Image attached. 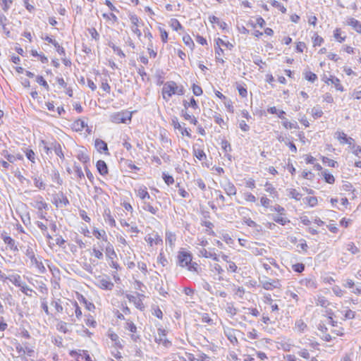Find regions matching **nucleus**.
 <instances>
[{
    "label": "nucleus",
    "mask_w": 361,
    "mask_h": 361,
    "mask_svg": "<svg viewBox=\"0 0 361 361\" xmlns=\"http://www.w3.org/2000/svg\"><path fill=\"white\" fill-rule=\"evenodd\" d=\"M145 240L150 245H158L162 243V238L157 233L153 232L145 237Z\"/></svg>",
    "instance_id": "8"
},
{
    "label": "nucleus",
    "mask_w": 361,
    "mask_h": 361,
    "mask_svg": "<svg viewBox=\"0 0 361 361\" xmlns=\"http://www.w3.org/2000/svg\"><path fill=\"white\" fill-rule=\"evenodd\" d=\"M341 29L336 28L334 32V37L338 42L341 43L345 41V37H341Z\"/></svg>",
    "instance_id": "48"
},
{
    "label": "nucleus",
    "mask_w": 361,
    "mask_h": 361,
    "mask_svg": "<svg viewBox=\"0 0 361 361\" xmlns=\"http://www.w3.org/2000/svg\"><path fill=\"white\" fill-rule=\"evenodd\" d=\"M94 146L97 150L100 153L102 152H108L107 144L101 139L97 138L95 140ZM106 153L109 154L108 152Z\"/></svg>",
    "instance_id": "16"
},
{
    "label": "nucleus",
    "mask_w": 361,
    "mask_h": 361,
    "mask_svg": "<svg viewBox=\"0 0 361 361\" xmlns=\"http://www.w3.org/2000/svg\"><path fill=\"white\" fill-rule=\"evenodd\" d=\"M36 81L40 85L43 86L47 90H49V85L42 76H41V75L37 76Z\"/></svg>",
    "instance_id": "49"
},
{
    "label": "nucleus",
    "mask_w": 361,
    "mask_h": 361,
    "mask_svg": "<svg viewBox=\"0 0 361 361\" xmlns=\"http://www.w3.org/2000/svg\"><path fill=\"white\" fill-rule=\"evenodd\" d=\"M145 298V295L141 294V293H137V299L136 300V301L134 303L135 306L141 311L145 310V305L142 302V299Z\"/></svg>",
    "instance_id": "27"
},
{
    "label": "nucleus",
    "mask_w": 361,
    "mask_h": 361,
    "mask_svg": "<svg viewBox=\"0 0 361 361\" xmlns=\"http://www.w3.org/2000/svg\"><path fill=\"white\" fill-rule=\"evenodd\" d=\"M51 152L53 150L55 154L61 159H65L61 144L56 140H51Z\"/></svg>",
    "instance_id": "7"
},
{
    "label": "nucleus",
    "mask_w": 361,
    "mask_h": 361,
    "mask_svg": "<svg viewBox=\"0 0 361 361\" xmlns=\"http://www.w3.org/2000/svg\"><path fill=\"white\" fill-rule=\"evenodd\" d=\"M1 155L4 156L10 163H13L16 161V156L14 154H11L8 153L7 150H3L1 152Z\"/></svg>",
    "instance_id": "38"
},
{
    "label": "nucleus",
    "mask_w": 361,
    "mask_h": 361,
    "mask_svg": "<svg viewBox=\"0 0 361 361\" xmlns=\"http://www.w3.org/2000/svg\"><path fill=\"white\" fill-rule=\"evenodd\" d=\"M96 167H97V169L98 172L102 176H105L109 172L108 166H107L106 162L104 161H103V160L97 161V164H96Z\"/></svg>",
    "instance_id": "17"
},
{
    "label": "nucleus",
    "mask_w": 361,
    "mask_h": 361,
    "mask_svg": "<svg viewBox=\"0 0 361 361\" xmlns=\"http://www.w3.org/2000/svg\"><path fill=\"white\" fill-rule=\"evenodd\" d=\"M226 312L231 317H233L237 313V309L233 306V303H227Z\"/></svg>",
    "instance_id": "40"
},
{
    "label": "nucleus",
    "mask_w": 361,
    "mask_h": 361,
    "mask_svg": "<svg viewBox=\"0 0 361 361\" xmlns=\"http://www.w3.org/2000/svg\"><path fill=\"white\" fill-rule=\"evenodd\" d=\"M131 116L128 113L118 112L111 116V121L116 123H125L127 120H130Z\"/></svg>",
    "instance_id": "6"
},
{
    "label": "nucleus",
    "mask_w": 361,
    "mask_h": 361,
    "mask_svg": "<svg viewBox=\"0 0 361 361\" xmlns=\"http://www.w3.org/2000/svg\"><path fill=\"white\" fill-rule=\"evenodd\" d=\"M51 305L55 307L57 312L61 313L63 312V308L62 305H61L60 299L53 300L51 302Z\"/></svg>",
    "instance_id": "46"
},
{
    "label": "nucleus",
    "mask_w": 361,
    "mask_h": 361,
    "mask_svg": "<svg viewBox=\"0 0 361 361\" xmlns=\"http://www.w3.org/2000/svg\"><path fill=\"white\" fill-rule=\"evenodd\" d=\"M213 118L214 119L215 123L219 124V126H222V125H225L224 119L221 118V116L219 114L215 112L214 115L213 116Z\"/></svg>",
    "instance_id": "60"
},
{
    "label": "nucleus",
    "mask_w": 361,
    "mask_h": 361,
    "mask_svg": "<svg viewBox=\"0 0 361 361\" xmlns=\"http://www.w3.org/2000/svg\"><path fill=\"white\" fill-rule=\"evenodd\" d=\"M328 80L331 81V84H333L335 86L337 90L341 92L343 91V87L341 84L340 80L338 78L331 75L330 78H329Z\"/></svg>",
    "instance_id": "25"
},
{
    "label": "nucleus",
    "mask_w": 361,
    "mask_h": 361,
    "mask_svg": "<svg viewBox=\"0 0 361 361\" xmlns=\"http://www.w3.org/2000/svg\"><path fill=\"white\" fill-rule=\"evenodd\" d=\"M183 104L185 109H188V107H192L195 110L199 109V106L197 105V102L194 99V97H191L190 102L184 101Z\"/></svg>",
    "instance_id": "33"
},
{
    "label": "nucleus",
    "mask_w": 361,
    "mask_h": 361,
    "mask_svg": "<svg viewBox=\"0 0 361 361\" xmlns=\"http://www.w3.org/2000/svg\"><path fill=\"white\" fill-rule=\"evenodd\" d=\"M8 280H9L13 284L16 286L20 288L21 286L24 283L21 281V277L18 274H13L8 276Z\"/></svg>",
    "instance_id": "20"
},
{
    "label": "nucleus",
    "mask_w": 361,
    "mask_h": 361,
    "mask_svg": "<svg viewBox=\"0 0 361 361\" xmlns=\"http://www.w3.org/2000/svg\"><path fill=\"white\" fill-rule=\"evenodd\" d=\"M262 288L267 290H271L275 288H281V284L279 279H269L260 281Z\"/></svg>",
    "instance_id": "5"
},
{
    "label": "nucleus",
    "mask_w": 361,
    "mask_h": 361,
    "mask_svg": "<svg viewBox=\"0 0 361 361\" xmlns=\"http://www.w3.org/2000/svg\"><path fill=\"white\" fill-rule=\"evenodd\" d=\"M295 326L300 332H303L307 328V324L302 319H299L295 322Z\"/></svg>",
    "instance_id": "55"
},
{
    "label": "nucleus",
    "mask_w": 361,
    "mask_h": 361,
    "mask_svg": "<svg viewBox=\"0 0 361 361\" xmlns=\"http://www.w3.org/2000/svg\"><path fill=\"white\" fill-rule=\"evenodd\" d=\"M56 329L59 331L63 332L64 334H66V333H67L68 331V327H67V324L65 322H63V321H60L56 324Z\"/></svg>",
    "instance_id": "39"
},
{
    "label": "nucleus",
    "mask_w": 361,
    "mask_h": 361,
    "mask_svg": "<svg viewBox=\"0 0 361 361\" xmlns=\"http://www.w3.org/2000/svg\"><path fill=\"white\" fill-rule=\"evenodd\" d=\"M109 338L114 343V345L118 348L122 349L123 348L121 343V340L119 336L114 332L109 331L108 332Z\"/></svg>",
    "instance_id": "14"
},
{
    "label": "nucleus",
    "mask_w": 361,
    "mask_h": 361,
    "mask_svg": "<svg viewBox=\"0 0 361 361\" xmlns=\"http://www.w3.org/2000/svg\"><path fill=\"white\" fill-rule=\"evenodd\" d=\"M317 305H320L322 307H327L329 305V302L325 298L324 296H319L317 302Z\"/></svg>",
    "instance_id": "45"
},
{
    "label": "nucleus",
    "mask_w": 361,
    "mask_h": 361,
    "mask_svg": "<svg viewBox=\"0 0 361 361\" xmlns=\"http://www.w3.org/2000/svg\"><path fill=\"white\" fill-rule=\"evenodd\" d=\"M73 126L76 131H80L82 130L85 126H87V123L81 119H78V121H75L73 123Z\"/></svg>",
    "instance_id": "34"
},
{
    "label": "nucleus",
    "mask_w": 361,
    "mask_h": 361,
    "mask_svg": "<svg viewBox=\"0 0 361 361\" xmlns=\"http://www.w3.org/2000/svg\"><path fill=\"white\" fill-rule=\"evenodd\" d=\"M182 267H185L188 271L199 275L202 271L200 264L192 261V256L190 253L182 251Z\"/></svg>",
    "instance_id": "1"
},
{
    "label": "nucleus",
    "mask_w": 361,
    "mask_h": 361,
    "mask_svg": "<svg viewBox=\"0 0 361 361\" xmlns=\"http://www.w3.org/2000/svg\"><path fill=\"white\" fill-rule=\"evenodd\" d=\"M201 320L202 322L207 323L209 325L214 324L213 319L210 318L207 313H203L202 314Z\"/></svg>",
    "instance_id": "52"
},
{
    "label": "nucleus",
    "mask_w": 361,
    "mask_h": 361,
    "mask_svg": "<svg viewBox=\"0 0 361 361\" xmlns=\"http://www.w3.org/2000/svg\"><path fill=\"white\" fill-rule=\"evenodd\" d=\"M200 254L206 257V258H212L215 261H218L219 259L216 256V255L215 253H212L210 252H208L207 250L205 249H202L200 251Z\"/></svg>",
    "instance_id": "35"
},
{
    "label": "nucleus",
    "mask_w": 361,
    "mask_h": 361,
    "mask_svg": "<svg viewBox=\"0 0 361 361\" xmlns=\"http://www.w3.org/2000/svg\"><path fill=\"white\" fill-rule=\"evenodd\" d=\"M137 196L141 198L143 202L146 201V199H150L151 197L147 190L146 187L140 188L137 190Z\"/></svg>",
    "instance_id": "24"
},
{
    "label": "nucleus",
    "mask_w": 361,
    "mask_h": 361,
    "mask_svg": "<svg viewBox=\"0 0 361 361\" xmlns=\"http://www.w3.org/2000/svg\"><path fill=\"white\" fill-rule=\"evenodd\" d=\"M312 114L314 118H320L323 115V111L319 107H313Z\"/></svg>",
    "instance_id": "50"
},
{
    "label": "nucleus",
    "mask_w": 361,
    "mask_h": 361,
    "mask_svg": "<svg viewBox=\"0 0 361 361\" xmlns=\"http://www.w3.org/2000/svg\"><path fill=\"white\" fill-rule=\"evenodd\" d=\"M292 269L297 273H302L305 270V265L302 263H297L292 266Z\"/></svg>",
    "instance_id": "53"
},
{
    "label": "nucleus",
    "mask_w": 361,
    "mask_h": 361,
    "mask_svg": "<svg viewBox=\"0 0 361 361\" xmlns=\"http://www.w3.org/2000/svg\"><path fill=\"white\" fill-rule=\"evenodd\" d=\"M270 4H271L272 6L277 8L279 10H280L282 13H286V11H287L286 8L283 5H282L281 3H279V1H277L276 0H271Z\"/></svg>",
    "instance_id": "36"
},
{
    "label": "nucleus",
    "mask_w": 361,
    "mask_h": 361,
    "mask_svg": "<svg viewBox=\"0 0 361 361\" xmlns=\"http://www.w3.org/2000/svg\"><path fill=\"white\" fill-rule=\"evenodd\" d=\"M25 153L27 159H29L32 163H35V154L32 149H26Z\"/></svg>",
    "instance_id": "47"
},
{
    "label": "nucleus",
    "mask_w": 361,
    "mask_h": 361,
    "mask_svg": "<svg viewBox=\"0 0 361 361\" xmlns=\"http://www.w3.org/2000/svg\"><path fill=\"white\" fill-rule=\"evenodd\" d=\"M184 294L185 298H183L185 303L191 305L195 302V300L197 298V295L195 293V290L190 287H185L183 288Z\"/></svg>",
    "instance_id": "4"
},
{
    "label": "nucleus",
    "mask_w": 361,
    "mask_h": 361,
    "mask_svg": "<svg viewBox=\"0 0 361 361\" xmlns=\"http://www.w3.org/2000/svg\"><path fill=\"white\" fill-rule=\"evenodd\" d=\"M194 154L200 161L204 160L207 159V156L204 152L200 149H194Z\"/></svg>",
    "instance_id": "37"
},
{
    "label": "nucleus",
    "mask_w": 361,
    "mask_h": 361,
    "mask_svg": "<svg viewBox=\"0 0 361 361\" xmlns=\"http://www.w3.org/2000/svg\"><path fill=\"white\" fill-rule=\"evenodd\" d=\"M92 234L97 239L102 238L104 241H107V235L104 230L99 231L97 228H95L92 231Z\"/></svg>",
    "instance_id": "21"
},
{
    "label": "nucleus",
    "mask_w": 361,
    "mask_h": 361,
    "mask_svg": "<svg viewBox=\"0 0 361 361\" xmlns=\"http://www.w3.org/2000/svg\"><path fill=\"white\" fill-rule=\"evenodd\" d=\"M215 54H216V61L221 62V63H224L223 59L221 58V56L224 54V50L220 47H214Z\"/></svg>",
    "instance_id": "42"
},
{
    "label": "nucleus",
    "mask_w": 361,
    "mask_h": 361,
    "mask_svg": "<svg viewBox=\"0 0 361 361\" xmlns=\"http://www.w3.org/2000/svg\"><path fill=\"white\" fill-rule=\"evenodd\" d=\"M224 334L228 340L233 345L238 344V341L236 338L235 330L231 328L224 329Z\"/></svg>",
    "instance_id": "11"
},
{
    "label": "nucleus",
    "mask_w": 361,
    "mask_h": 361,
    "mask_svg": "<svg viewBox=\"0 0 361 361\" xmlns=\"http://www.w3.org/2000/svg\"><path fill=\"white\" fill-rule=\"evenodd\" d=\"M41 307L44 311V312L47 315L50 314L48 305H47V301L46 298H41Z\"/></svg>",
    "instance_id": "59"
},
{
    "label": "nucleus",
    "mask_w": 361,
    "mask_h": 361,
    "mask_svg": "<svg viewBox=\"0 0 361 361\" xmlns=\"http://www.w3.org/2000/svg\"><path fill=\"white\" fill-rule=\"evenodd\" d=\"M182 116L184 117L185 120L189 121L191 123H193L194 125H196L197 123L196 118L194 116L190 114L189 113L185 112Z\"/></svg>",
    "instance_id": "51"
},
{
    "label": "nucleus",
    "mask_w": 361,
    "mask_h": 361,
    "mask_svg": "<svg viewBox=\"0 0 361 361\" xmlns=\"http://www.w3.org/2000/svg\"><path fill=\"white\" fill-rule=\"evenodd\" d=\"M176 235L171 231L166 232V244L169 245L171 250L174 247L176 241Z\"/></svg>",
    "instance_id": "13"
},
{
    "label": "nucleus",
    "mask_w": 361,
    "mask_h": 361,
    "mask_svg": "<svg viewBox=\"0 0 361 361\" xmlns=\"http://www.w3.org/2000/svg\"><path fill=\"white\" fill-rule=\"evenodd\" d=\"M105 253L109 259H114L117 257L114 246L110 243H108L105 248Z\"/></svg>",
    "instance_id": "18"
},
{
    "label": "nucleus",
    "mask_w": 361,
    "mask_h": 361,
    "mask_svg": "<svg viewBox=\"0 0 361 361\" xmlns=\"http://www.w3.org/2000/svg\"><path fill=\"white\" fill-rule=\"evenodd\" d=\"M195 358L194 355L188 352L185 353V357L182 356V361H195Z\"/></svg>",
    "instance_id": "64"
},
{
    "label": "nucleus",
    "mask_w": 361,
    "mask_h": 361,
    "mask_svg": "<svg viewBox=\"0 0 361 361\" xmlns=\"http://www.w3.org/2000/svg\"><path fill=\"white\" fill-rule=\"evenodd\" d=\"M324 178L327 183L332 184L335 181V178L333 175L327 173L326 171L324 173Z\"/></svg>",
    "instance_id": "62"
},
{
    "label": "nucleus",
    "mask_w": 361,
    "mask_h": 361,
    "mask_svg": "<svg viewBox=\"0 0 361 361\" xmlns=\"http://www.w3.org/2000/svg\"><path fill=\"white\" fill-rule=\"evenodd\" d=\"M306 202L310 207H314L317 204V198L316 197H307L305 198Z\"/></svg>",
    "instance_id": "61"
},
{
    "label": "nucleus",
    "mask_w": 361,
    "mask_h": 361,
    "mask_svg": "<svg viewBox=\"0 0 361 361\" xmlns=\"http://www.w3.org/2000/svg\"><path fill=\"white\" fill-rule=\"evenodd\" d=\"M129 19L134 27H139L140 24L143 25L142 20L135 14L130 13Z\"/></svg>",
    "instance_id": "26"
},
{
    "label": "nucleus",
    "mask_w": 361,
    "mask_h": 361,
    "mask_svg": "<svg viewBox=\"0 0 361 361\" xmlns=\"http://www.w3.org/2000/svg\"><path fill=\"white\" fill-rule=\"evenodd\" d=\"M237 90L238 91V93L242 97H247V89L240 85H237Z\"/></svg>",
    "instance_id": "63"
},
{
    "label": "nucleus",
    "mask_w": 361,
    "mask_h": 361,
    "mask_svg": "<svg viewBox=\"0 0 361 361\" xmlns=\"http://www.w3.org/2000/svg\"><path fill=\"white\" fill-rule=\"evenodd\" d=\"M288 195L293 199H295V200H300L302 197V194L298 192L295 189L290 188L288 189Z\"/></svg>",
    "instance_id": "31"
},
{
    "label": "nucleus",
    "mask_w": 361,
    "mask_h": 361,
    "mask_svg": "<svg viewBox=\"0 0 361 361\" xmlns=\"http://www.w3.org/2000/svg\"><path fill=\"white\" fill-rule=\"evenodd\" d=\"M25 255L30 259L31 264L35 265L40 274H44L46 271L45 267L43 263L41 261H39L35 257L33 249L31 247L28 246L27 247Z\"/></svg>",
    "instance_id": "2"
},
{
    "label": "nucleus",
    "mask_w": 361,
    "mask_h": 361,
    "mask_svg": "<svg viewBox=\"0 0 361 361\" xmlns=\"http://www.w3.org/2000/svg\"><path fill=\"white\" fill-rule=\"evenodd\" d=\"M9 247V249L13 252H18V247L16 243V241L11 237L10 238H6L4 242Z\"/></svg>",
    "instance_id": "28"
},
{
    "label": "nucleus",
    "mask_w": 361,
    "mask_h": 361,
    "mask_svg": "<svg viewBox=\"0 0 361 361\" xmlns=\"http://www.w3.org/2000/svg\"><path fill=\"white\" fill-rule=\"evenodd\" d=\"M99 286L103 290H111L114 288V284L107 279H102L99 281Z\"/></svg>",
    "instance_id": "15"
},
{
    "label": "nucleus",
    "mask_w": 361,
    "mask_h": 361,
    "mask_svg": "<svg viewBox=\"0 0 361 361\" xmlns=\"http://www.w3.org/2000/svg\"><path fill=\"white\" fill-rule=\"evenodd\" d=\"M54 203L56 207L67 206L70 204L68 197L63 192H59L54 197Z\"/></svg>",
    "instance_id": "9"
},
{
    "label": "nucleus",
    "mask_w": 361,
    "mask_h": 361,
    "mask_svg": "<svg viewBox=\"0 0 361 361\" xmlns=\"http://www.w3.org/2000/svg\"><path fill=\"white\" fill-rule=\"evenodd\" d=\"M30 204L37 210H48V204L44 202L43 197L42 196L37 197L34 202Z\"/></svg>",
    "instance_id": "10"
},
{
    "label": "nucleus",
    "mask_w": 361,
    "mask_h": 361,
    "mask_svg": "<svg viewBox=\"0 0 361 361\" xmlns=\"http://www.w3.org/2000/svg\"><path fill=\"white\" fill-rule=\"evenodd\" d=\"M20 290L21 292H23L24 294H25L27 296L32 297V293H35L37 295V293L34 291L32 288L28 287L25 283L21 286L20 288Z\"/></svg>",
    "instance_id": "30"
},
{
    "label": "nucleus",
    "mask_w": 361,
    "mask_h": 361,
    "mask_svg": "<svg viewBox=\"0 0 361 361\" xmlns=\"http://www.w3.org/2000/svg\"><path fill=\"white\" fill-rule=\"evenodd\" d=\"M142 209L145 211L150 212L152 214H156L159 210L158 207H153L152 205H151L150 202L147 201L143 202Z\"/></svg>",
    "instance_id": "22"
},
{
    "label": "nucleus",
    "mask_w": 361,
    "mask_h": 361,
    "mask_svg": "<svg viewBox=\"0 0 361 361\" xmlns=\"http://www.w3.org/2000/svg\"><path fill=\"white\" fill-rule=\"evenodd\" d=\"M305 78L307 80H308L311 82H314L317 79V75L311 71L305 72Z\"/></svg>",
    "instance_id": "44"
},
{
    "label": "nucleus",
    "mask_w": 361,
    "mask_h": 361,
    "mask_svg": "<svg viewBox=\"0 0 361 361\" xmlns=\"http://www.w3.org/2000/svg\"><path fill=\"white\" fill-rule=\"evenodd\" d=\"M166 336L165 330L159 329H158V336H155V341L158 343H165L166 340L164 338Z\"/></svg>",
    "instance_id": "32"
},
{
    "label": "nucleus",
    "mask_w": 361,
    "mask_h": 361,
    "mask_svg": "<svg viewBox=\"0 0 361 361\" xmlns=\"http://www.w3.org/2000/svg\"><path fill=\"white\" fill-rule=\"evenodd\" d=\"M221 145L224 152V156L227 157L229 161H231L232 156L229 154V152H231L232 148L230 142L224 139L221 140Z\"/></svg>",
    "instance_id": "12"
},
{
    "label": "nucleus",
    "mask_w": 361,
    "mask_h": 361,
    "mask_svg": "<svg viewBox=\"0 0 361 361\" xmlns=\"http://www.w3.org/2000/svg\"><path fill=\"white\" fill-rule=\"evenodd\" d=\"M347 24L352 26L356 32L361 33V24L357 20L350 18L347 20Z\"/></svg>",
    "instance_id": "19"
},
{
    "label": "nucleus",
    "mask_w": 361,
    "mask_h": 361,
    "mask_svg": "<svg viewBox=\"0 0 361 361\" xmlns=\"http://www.w3.org/2000/svg\"><path fill=\"white\" fill-rule=\"evenodd\" d=\"M224 189L228 195H233L236 194V188L235 185L231 182H228L224 185Z\"/></svg>",
    "instance_id": "23"
},
{
    "label": "nucleus",
    "mask_w": 361,
    "mask_h": 361,
    "mask_svg": "<svg viewBox=\"0 0 361 361\" xmlns=\"http://www.w3.org/2000/svg\"><path fill=\"white\" fill-rule=\"evenodd\" d=\"M282 124L283 126L286 128H290V129H293V128H297L298 126V124L296 122L295 123H290L289 122L287 119L284 120L283 122H282Z\"/></svg>",
    "instance_id": "58"
},
{
    "label": "nucleus",
    "mask_w": 361,
    "mask_h": 361,
    "mask_svg": "<svg viewBox=\"0 0 361 361\" xmlns=\"http://www.w3.org/2000/svg\"><path fill=\"white\" fill-rule=\"evenodd\" d=\"M33 180H34L35 185L37 188H38L39 189H44L45 188V185L40 178L35 177L33 178Z\"/></svg>",
    "instance_id": "54"
},
{
    "label": "nucleus",
    "mask_w": 361,
    "mask_h": 361,
    "mask_svg": "<svg viewBox=\"0 0 361 361\" xmlns=\"http://www.w3.org/2000/svg\"><path fill=\"white\" fill-rule=\"evenodd\" d=\"M169 25L174 30H178L180 27V22L176 18H171L169 20Z\"/></svg>",
    "instance_id": "56"
},
{
    "label": "nucleus",
    "mask_w": 361,
    "mask_h": 361,
    "mask_svg": "<svg viewBox=\"0 0 361 361\" xmlns=\"http://www.w3.org/2000/svg\"><path fill=\"white\" fill-rule=\"evenodd\" d=\"M347 250L350 252L352 254L355 255L359 252V249L355 246L353 243H349L346 245Z\"/></svg>",
    "instance_id": "57"
},
{
    "label": "nucleus",
    "mask_w": 361,
    "mask_h": 361,
    "mask_svg": "<svg viewBox=\"0 0 361 361\" xmlns=\"http://www.w3.org/2000/svg\"><path fill=\"white\" fill-rule=\"evenodd\" d=\"M51 140L46 141L44 140H42L39 142V147H42L44 152L48 155L49 153H51Z\"/></svg>",
    "instance_id": "29"
},
{
    "label": "nucleus",
    "mask_w": 361,
    "mask_h": 361,
    "mask_svg": "<svg viewBox=\"0 0 361 361\" xmlns=\"http://www.w3.org/2000/svg\"><path fill=\"white\" fill-rule=\"evenodd\" d=\"M177 90L178 86L174 82L169 81L166 82L162 88L163 98L166 100H169L173 94L176 93Z\"/></svg>",
    "instance_id": "3"
},
{
    "label": "nucleus",
    "mask_w": 361,
    "mask_h": 361,
    "mask_svg": "<svg viewBox=\"0 0 361 361\" xmlns=\"http://www.w3.org/2000/svg\"><path fill=\"white\" fill-rule=\"evenodd\" d=\"M109 46L114 50V52H116L121 57H126V55L123 53V51L118 47L116 46L113 42H109Z\"/></svg>",
    "instance_id": "43"
},
{
    "label": "nucleus",
    "mask_w": 361,
    "mask_h": 361,
    "mask_svg": "<svg viewBox=\"0 0 361 361\" xmlns=\"http://www.w3.org/2000/svg\"><path fill=\"white\" fill-rule=\"evenodd\" d=\"M272 219L275 222H276L282 226H284L286 224L290 222V221L287 218H284V217L279 216H273Z\"/></svg>",
    "instance_id": "41"
}]
</instances>
